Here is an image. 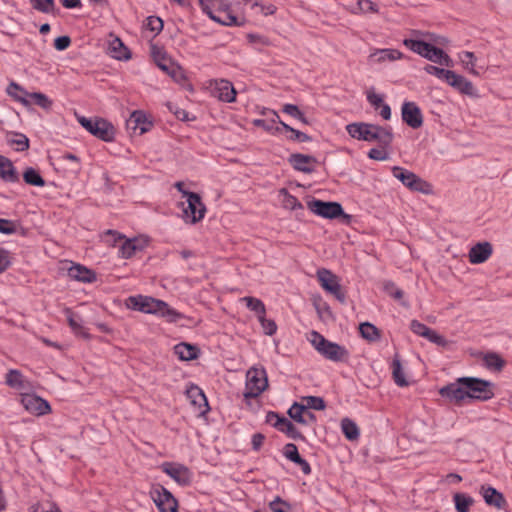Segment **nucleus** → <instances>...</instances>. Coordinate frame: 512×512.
<instances>
[{
    "instance_id": "1",
    "label": "nucleus",
    "mask_w": 512,
    "mask_h": 512,
    "mask_svg": "<svg viewBox=\"0 0 512 512\" xmlns=\"http://www.w3.org/2000/svg\"><path fill=\"white\" fill-rule=\"evenodd\" d=\"M439 394L453 403L467 399L488 401L494 397V383L477 377H459L439 389Z\"/></svg>"
},
{
    "instance_id": "2",
    "label": "nucleus",
    "mask_w": 512,
    "mask_h": 512,
    "mask_svg": "<svg viewBox=\"0 0 512 512\" xmlns=\"http://www.w3.org/2000/svg\"><path fill=\"white\" fill-rule=\"evenodd\" d=\"M346 131L350 137L356 140L365 142L377 141L384 147L390 146L393 141L391 127H382L366 122H354L346 126Z\"/></svg>"
},
{
    "instance_id": "3",
    "label": "nucleus",
    "mask_w": 512,
    "mask_h": 512,
    "mask_svg": "<svg viewBox=\"0 0 512 512\" xmlns=\"http://www.w3.org/2000/svg\"><path fill=\"white\" fill-rule=\"evenodd\" d=\"M403 44L412 52L431 62L447 67L452 66V59L450 56L446 54L441 48H438L428 42L418 39L406 38L403 40Z\"/></svg>"
},
{
    "instance_id": "4",
    "label": "nucleus",
    "mask_w": 512,
    "mask_h": 512,
    "mask_svg": "<svg viewBox=\"0 0 512 512\" xmlns=\"http://www.w3.org/2000/svg\"><path fill=\"white\" fill-rule=\"evenodd\" d=\"M308 340L313 348L327 360L341 362L349 355L348 350L344 346L326 339L317 331L313 330Z\"/></svg>"
},
{
    "instance_id": "5",
    "label": "nucleus",
    "mask_w": 512,
    "mask_h": 512,
    "mask_svg": "<svg viewBox=\"0 0 512 512\" xmlns=\"http://www.w3.org/2000/svg\"><path fill=\"white\" fill-rule=\"evenodd\" d=\"M76 119L94 137L104 142H112L114 140L116 129L108 120L101 117L87 118L77 114Z\"/></svg>"
},
{
    "instance_id": "6",
    "label": "nucleus",
    "mask_w": 512,
    "mask_h": 512,
    "mask_svg": "<svg viewBox=\"0 0 512 512\" xmlns=\"http://www.w3.org/2000/svg\"><path fill=\"white\" fill-rule=\"evenodd\" d=\"M178 207L181 210L180 218L188 225L199 223L205 217L207 211L206 205L198 193L189 195L185 201L178 203Z\"/></svg>"
},
{
    "instance_id": "7",
    "label": "nucleus",
    "mask_w": 512,
    "mask_h": 512,
    "mask_svg": "<svg viewBox=\"0 0 512 512\" xmlns=\"http://www.w3.org/2000/svg\"><path fill=\"white\" fill-rule=\"evenodd\" d=\"M391 171L392 175L409 190L425 195L432 193V185L414 172L400 166H393Z\"/></svg>"
},
{
    "instance_id": "8",
    "label": "nucleus",
    "mask_w": 512,
    "mask_h": 512,
    "mask_svg": "<svg viewBox=\"0 0 512 512\" xmlns=\"http://www.w3.org/2000/svg\"><path fill=\"white\" fill-rule=\"evenodd\" d=\"M268 386L267 372L264 368L251 367L246 373L244 398H256Z\"/></svg>"
},
{
    "instance_id": "9",
    "label": "nucleus",
    "mask_w": 512,
    "mask_h": 512,
    "mask_svg": "<svg viewBox=\"0 0 512 512\" xmlns=\"http://www.w3.org/2000/svg\"><path fill=\"white\" fill-rule=\"evenodd\" d=\"M209 94L223 103H233L236 100L237 92L231 81L227 79H210L205 84Z\"/></svg>"
},
{
    "instance_id": "10",
    "label": "nucleus",
    "mask_w": 512,
    "mask_h": 512,
    "mask_svg": "<svg viewBox=\"0 0 512 512\" xmlns=\"http://www.w3.org/2000/svg\"><path fill=\"white\" fill-rule=\"evenodd\" d=\"M160 33V17L149 16L142 26V37L150 43V50L157 67H160V50L157 36Z\"/></svg>"
},
{
    "instance_id": "11",
    "label": "nucleus",
    "mask_w": 512,
    "mask_h": 512,
    "mask_svg": "<svg viewBox=\"0 0 512 512\" xmlns=\"http://www.w3.org/2000/svg\"><path fill=\"white\" fill-rule=\"evenodd\" d=\"M124 306L133 311L154 314L160 310V300L146 295H132L124 300Z\"/></svg>"
},
{
    "instance_id": "12",
    "label": "nucleus",
    "mask_w": 512,
    "mask_h": 512,
    "mask_svg": "<svg viewBox=\"0 0 512 512\" xmlns=\"http://www.w3.org/2000/svg\"><path fill=\"white\" fill-rule=\"evenodd\" d=\"M162 73H165L181 87L192 90V85L188 82L185 70L164 52H162Z\"/></svg>"
},
{
    "instance_id": "13",
    "label": "nucleus",
    "mask_w": 512,
    "mask_h": 512,
    "mask_svg": "<svg viewBox=\"0 0 512 512\" xmlns=\"http://www.w3.org/2000/svg\"><path fill=\"white\" fill-rule=\"evenodd\" d=\"M317 278L324 290L332 294L339 302H345L346 296L336 275L326 268H321L317 270Z\"/></svg>"
},
{
    "instance_id": "14",
    "label": "nucleus",
    "mask_w": 512,
    "mask_h": 512,
    "mask_svg": "<svg viewBox=\"0 0 512 512\" xmlns=\"http://www.w3.org/2000/svg\"><path fill=\"white\" fill-rule=\"evenodd\" d=\"M20 402L24 409L34 416H44L51 412V406L45 399L34 393L21 392Z\"/></svg>"
},
{
    "instance_id": "15",
    "label": "nucleus",
    "mask_w": 512,
    "mask_h": 512,
    "mask_svg": "<svg viewBox=\"0 0 512 512\" xmlns=\"http://www.w3.org/2000/svg\"><path fill=\"white\" fill-rule=\"evenodd\" d=\"M307 207L313 214L326 219H334L343 214V208L337 202L312 199L307 202Z\"/></svg>"
},
{
    "instance_id": "16",
    "label": "nucleus",
    "mask_w": 512,
    "mask_h": 512,
    "mask_svg": "<svg viewBox=\"0 0 512 512\" xmlns=\"http://www.w3.org/2000/svg\"><path fill=\"white\" fill-rule=\"evenodd\" d=\"M402 121L412 129L423 125V115L419 106L413 101H404L401 106Z\"/></svg>"
},
{
    "instance_id": "17",
    "label": "nucleus",
    "mask_w": 512,
    "mask_h": 512,
    "mask_svg": "<svg viewBox=\"0 0 512 512\" xmlns=\"http://www.w3.org/2000/svg\"><path fill=\"white\" fill-rule=\"evenodd\" d=\"M186 396L197 409L199 416L208 414L210 406L204 391L199 386L190 383L186 388Z\"/></svg>"
},
{
    "instance_id": "18",
    "label": "nucleus",
    "mask_w": 512,
    "mask_h": 512,
    "mask_svg": "<svg viewBox=\"0 0 512 512\" xmlns=\"http://www.w3.org/2000/svg\"><path fill=\"white\" fill-rule=\"evenodd\" d=\"M261 114L264 116L271 115L272 117L270 119H254L252 122L254 126L261 127L262 129H264L265 131L274 136L282 134L283 127L280 124V122L282 121L280 120V116L276 111L270 109H263Z\"/></svg>"
},
{
    "instance_id": "19",
    "label": "nucleus",
    "mask_w": 512,
    "mask_h": 512,
    "mask_svg": "<svg viewBox=\"0 0 512 512\" xmlns=\"http://www.w3.org/2000/svg\"><path fill=\"white\" fill-rule=\"evenodd\" d=\"M404 54L394 48L374 49L368 56V63L371 66L384 65L386 63L400 60Z\"/></svg>"
},
{
    "instance_id": "20",
    "label": "nucleus",
    "mask_w": 512,
    "mask_h": 512,
    "mask_svg": "<svg viewBox=\"0 0 512 512\" xmlns=\"http://www.w3.org/2000/svg\"><path fill=\"white\" fill-rule=\"evenodd\" d=\"M162 472H165L171 479L181 486L187 485L191 479L189 469L182 464L170 462L162 463Z\"/></svg>"
},
{
    "instance_id": "21",
    "label": "nucleus",
    "mask_w": 512,
    "mask_h": 512,
    "mask_svg": "<svg viewBox=\"0 0 512 512\" xmlns=\"http://www.w3.org/2000/svg\"><path fill=\"white\" fill-rule=\"evenodd\" d=\"M68 325L72 331V333L77 336L84 339H90L91 335L88 332V329L85 327L83 319L76 314L71 308L66 307L63 310Z\"/></svg>"
},
{
    "instance_id": "22",
    "label": "nucleus",
    "mask_w": 512,
    "mask_h": 512,
    "mask_svg": "<svg viewBox=\"0 0 512 512\" xmlns=\"http://www.w3.org/2000/svg\"><path fill=\"white\" fill-rule=\"evenodd\" d=\"M147 245V239L143 237H135L132 239H127L125 237L122 240L118 255L120 258L129 259L131 258L138 250H142Z\"/></svg>"
},
{
    "instance_id": "23",
    "label": "nucleus",
    "mask_w": 512,
    "mask_h": 512,
    "mask_svg": "<svg viewBox=\"0 0 512 512\" xmlns=\"http://www.w3.org/2000/svg\"><path fill=\"white\" fill-rule=\"evenodd\" d=\"M447 84L452 86L461 94L470 97H478V91L474 87L473 83L462 75L455 73L454 71L452 72V76L449 78Z\"/></svg>"
},
{
    "instance_id": "24",
    "label": "nucleus",
    "mask_w": 512,
    "mask_h": 512,
    "mask_svg": "<svg viewBox=\"0 0 512 512\" xmlns=\"http://www.w3.org/2000/svg\"><path fill=\"white\" fill-rule=\"evenodd\" d=\"M67 273L71 279L82 283H93L97 279L96 273L93 270L77 263H71Z\"/></svg>"
},
{
    "instance_id": "25",
    "label": "nucleus",
    "mask_w": 512,
    "mask_h": 512,
    "mask_svg": "<svg viewBox=\"0 0 512 512\" xmlns=\"http://www.w3.org/2000/svg\"><path fill=\"white\" fill-rule=\"evenodd\" d=\"M492 252L493 247L491 243L487 241L479 242L470 248L468 253L469 261L472 264L484 263L492 255Z\"/></svg>"
},
{
    "instance_id": "26",
    "label": "nucleus",
    "mask_w": 512,
    "mask_h": 512,
    "mask_svg": "<svg viewBox=\"0 0 512 512\" xmlns=\"http://www.w3.org/2000/svg\"><path fill=\"white\" fill-rule=\"evenodd\" d=\"M173 353L180 361H191L197 359L201 352L194 344L180 342L173 347Z\"/></svg>"
},
{
    "instance_id": "27",
    "label": "nucleus",
    "mask_w": 512,
    "mask_h": 512,
    "mask_svg": "<svg viewBox=\"0 0 512 512\" xmlns=\"http://www.w3.org/2000/svg\"><path fill=\"white\" fill-rule=\"evenodd\" d=\"M315 162L314 157L304 155L301 153L292 154L289 158L291 166L300 172L311 173L314 170L313 164Z\"/></svg>"
},
{
    "instance_id": "28",
    "label": "nucleus",
    "mask_w": 512,
    "mask_h": 512,
    "mask_svg": "<svg viewBox=\"0 0 512 512\" xmlns=\"http://www.w3.org/2000/svg\"><path fill=\"white\" fill-rule=\"evenodd\" d=\"M6 93L16 102L20 103L26 108L31 107V101L29 100V92L26 91L21 85L12 81L6 88Z\"/></svg>"
},
{
    "instance_id": "29",
    "label": "nucleus",
    "mask_w": 512,
    "mask_h": 512,
    "mask_svg": "<svg viewBox=\"0 0 512 512\" xmlns=\"http://www.w3.org/2000/svg\"><path fill=\"white\" fill-rule=\"evenodd\" d=\"M5 381L9 387L18 391H24L31 388L30 382L25 379L19 370L16 369H11L7 372Z\"/></svg>"
},
{
    "instance_id": "30",
    "label": "nucleus",
    "mask_w": 512,
    "mask_h": 512,
    "mask_svg": "<svg viewBox=\"0 0 512 512\" xmlns=\"http://www.w3.org/2000/svg\"><path fill=\"white\" fill-rule=\"evenodd\" d=\"M223 16L214 14L211 16V20L226 27H241L245 24L246 20L244 17H238L233 14L232 9L228 12H222Z\"/></svg>"
},
{
    "instance_id": "31",
    "label": "nucleus",
    "mask_w": 512,
    "mask_h": 512,
    "mask_svg": "<svg viewBox=\"0 0 512 512\" xmlns=\"http://www.w3.org/2000/svg\"><path fill=\"white\" fill-rule=\"evenodd\" d=\"M0 178L6 182H17L19 175L13 163L5 156L0 155Z\"/></svg>"
},
{
    "instance_id": "32",
    "label": "nucleus",
    "mask_w": 512,
    "mask_h": 512,
    "mask_svg": "<svg viewBox=\"0 0 512 512\" xmlns=\"http://www.w3.org/2000/svg\"><path fill=\"white\" fill-rule=\"evenodd\" d=\"M481 494H482L484 501L487 505L501 508L503 506V504L505 503L503 494L491 486H487V487L483 486L481 488Z\"/></svg>"
},
{
    "instance_id": "33",
    "label": "nucleus",
    "mask_w": 512,
    "mask_h": 512,
    "mask_svg": "<svg viewBox=\"0 0 512 512\" xmlns=\"http://www.w3.org/2000/svg\"><path fill=\"white\" fill-rule=\"evenodd\" d=\"M128 125L133 130H139V133L143 134L149 130L151 123L142 111H134L128 120Z\"/></svg>"
},
{
    "instance_id": "34",
    "label": "nucleus",
    "mask_w": 512,
    "mask_h": 512,
    "mask_svg": "<svg viewBox=\"0 0 512 512\" xmlns=\"http://www.w3.org/2000/svg\"><path fill=\"white\" fill-rule=\"evenodd\" d=\"M109 53L117 60H128L130 59V51L124 45V43L117 37L113 38L109 42Z\"/></svg>"
},
{
    "instance_id": "35",
    "label": "nucleus",
    "mask_w": 512,
    "mask_h": 512,
    "mask_svg": "<svg viewBox=\"0 0 512 512\" xmlns=\"http://www.w3.org/2000/svg\"><path fill=\"white\" fill-rule=\"evenodd\" d=\"M340 426L342 433L348 440L354 441L359 438L360 430L354 420L345 417L341 420Z\"/></svg>"
},
{
    "instance_id": "36",
    "label": "nucleus",
    "mask_w": 512,
    "mask_h": 512,
    "mask_svg": "<svg viewBox=\"0 0 512 512\" xmlns=\"http://www.w3.org/2000/svg\"><path fill=\"white\" fill-rule=\"evenodd\" d=\"M279 193L282 196L281 203L285 209L291 211L304 209L303 204L294 195L290 194L287 189L282 188Z\"/></svg>"
},
{
    "instance_id": "37",
    "label": "nucleus",
    "mask_w": 512,
    "mask_h": 512,
    "mask_svg": "<svg viewBox=\"0 0 512 512\" xmlns=\"http://www.w3.org/2000/svg\"><path fill=\"white\" fill-rule=\"evenodd\" d=\"M391 369H392V375H393L394 382L399 387L408 386L409 383L405 377V373H404V370L401 365V361L398 358V356H395L393 358L392 363H391Z\"/></svg>"
},
{
    "instance_id": "38",
    "label": "nucleus",
    "mask_w": 512,
    "mask_h": 512,
    "mask_svg": "<svg viewBox=\"0 0 512 512\" xmlns=\"http://www.w3.org/2000/svg\"><path fill=\"white\" fill-rule=\"evenodd\" d=\"M178 500L162 486V512H178Z\"/></svg>"
},
{
    "instance_id": "39",
    "label": "nucleus",
    "mask_w": 512,
    "mask_h": 512,
    "mask_svg": "<svg viewBox=\"0 0 512 512\" xmlns=\"http://www.w3.org/2000/svg\"><path fill=\"white\" fill-rule=\"evenodd\" d=\"M306 408L302 403L294 402L288 409V415L294 421L300 424H308L309 420L305 417Z\"/></svg>"
},
{
    "instance_id": "40",
    "label": "nucleus",
    "mask_w": 512,
    "mask_h": 512,
    "mask_svg": "<svg viewBox=\"0 0 512 512\" xmlns=\"http://www.w3.org/2000/svg\"><path fill=\"white\" fill-rule=\"evenodd\" d=\"M276 429L282 433H285L289 438H291L293 440H299V439L303 438L301 432L286 417H285L284 421H282L281 425L278 426Z\"/></svg>"
},
{
    "instance_id": "41",
    "label": "nucleus",
    "mask_w": 512,
    "mask_h": 512,
    "mask_svg": "<svg viewBox=\"0 0 512 512\" xmlns=\"http://www.w3.org/2000/svg\"><path fill=\"white\" fill-rule=\"evenodd\" d=\"M124 239L125 235L119 233L116 230L109 229L101 234L102 242L109 247H116Z\"/></svg>"
},
{
    "instance_id": "42",
    "label": "nucleus",
    "mask_w": 512,
    "mask_h": 512,
    "mask_svg": "<svg viewBox=\"0 0 512 512\" xmlns=\"http://www.w3.org/2000/svg\"><path fill=\"white\" fill-rule=\"evenodd\" d=\"M453 500L457 512H469V508L473 504V498L465 493L454 494Z\"/></svg>"
},
{
    "instance_id": "43",
    "label": "nucleus",
    "mask_w": 512,
    "mask_h": 512,
    "mask_svg": "<svg viewBox=\"0 0 512 512\" xmlns=\"http://www.w3.org/2000/svg\"><path fill=\"white\" fill-rule=\"evenodd\" d=\"M241 301L246 303V306L249 310L257 314V318L266 314V307L262 300L250 296H245L241 299Z\"/></svg>"
},
{
    "instance_id": "44",
    "label": "nucleus",
    "mask_w": 512,
    "mask_h": 512,
    "mask_svg": "<svg viewBox=\"0 0 512 512\" xmlns=\"http://www.w3.org/2000/svg\"><path fill=\"white\" fill-rule=\"evenodd\" d=\"M459 59L463 67L471 74L478 75L476 70V58L473 52L463 51L459 54Z\"/></svg>"
},
{
    "instance_id": "45",
    "label": "nucleus",
    "mask_w": 512,
    "mask_h": 512,
    "mask_svg": "<svg viewBox=\"0 0 512 512\" xmlns=\"http://www.w3.org/2000/svg\"><path fill=\"white\" fill-rule=\"evenodd\" d=\"M162 318H165L169 323H180L181 320L185 319V316L162 301Z\"/></svg>"
},
{
    "instance_id": "46",
    "label": "nucleus",
    "mask_w": 512,
    "mask_h": 512,
    "mask_svg": "<svg viewBox=\"0 0 512 512\" xmlns=\"http://www.w3.org/2000/svg\"><path fill=\"white\" fill-rule=\"evenodd\" d=\"M23 179L29 185H33V186H37V187H43L45 185V181H44L43 177L40 175V173L36 169H34L32 167H29L24 171Z\"/></svg>"
},
{
    "instance_id": "47",
    "label": "nucleus",
    "mask_w": 512,
    "mask_h": 512,
    "mask_svg": "<svg viewBox=\"0 0 512 512\" xmlns=\"http://www.w3.org/2000/svg\"><path fill=\"white\" fill-rule=\"evenodd\" d=\"M360 335L368 341H376L380 338V333L375 325L364 322L359 326Z\"/></svg>"
},
{
    "instance_id": "48",
    "label": "nucleus",
    "mask_w": 512,
    "mask_h": 512,
    "mask_svg": "<svg viewBox=\"0 0 512 512\" xmlns=\"http://www.w3.org/2000/svg\"><path fill=\"white\" fill-rule=\"evenodd\" d=\"M29 100L31 101V105L35 104L44 110H50L53 105V101L41 92L30 93Z\"/></svg>"
},
{
    "instance_id": "49",
    "label": "nucleus",
    "mask_w": 512,
    "mask_h": 512,
    "mask_svg": "<svg viewBox=\"0 0 512 512\" xmlns=\"http://www.w3.org/2000/svg\"><path fill=\"white\" fill-rule=\"evenodd\" d=\"M280 124L283 127V131L290 133V135L287 137L288 140L300 143L311 141V137L308 134L296 130L284 122H280Z\"/></svg>"
},
{
    "instance_id": "50",
    "label": "nucleus",
    "mask_w": 512,
    "mask_h": 512,
    "mask_svg": "<svg viewBox=\"0 0 512 512\" xmlns=\"http://www.w3.org/2000/svg\"><path fill=\"white\" fill-rule=\"evenodd\" d=\"M166 107L168 111L173 114L176 119L188 122L195 120V116H191L186 110L180 108L177 104L172 102H167Z\"/></svg>"
},
{
    "instance_id": "51",
    "label": "nucleus",
    "mask_w": 512,
    "mask_h": 512,
    "mask_svg": "<svg viewBox=\"0 0 512 512\" xmlns=\"http://www.w3.org/2000/svg\"><path fill=\"white\" fill-rule=\"evenodd\" d=\"M8 142L16 151H25L29 148V139L21 133L13 134Z\"/></svg>"
},
{
    "instance_id": "52",
    "label": "nucleus",
    "mask_w": 512,
    "mask_h": 512,
    "mask_svg": "<svg viewBox=\"0 0 512 512\" xmlns=\"http://www.w3.org/2000/svg\"><path fill=\"white\" fill-rule=\"evenodd\" d=\"M302 405L305 406L306 410L313 409L317 411H322L326 407L324 399L318 396L303 397Z\"/></svg>"
},
{
    "instance_id": "53",
    "label": "nucleus",
    "mask_w": 512,
    "mask_h": 512,
    "mask_svg": "<svg viewBox=\"0 0 512 512\" xmlns=\"http://www.w3.org/2000/svg\"><path fill=\"white\" fill-rule=\"evenodd\" d=\"M424 71L429 75H433V76L437 77L438 79L445 81L446 83L449 81V78L452 76V72H453L452 70L439 68L437 66L430 65V64H428L424 67Z\"/></svg>"
},
{
    "instance_id": "54",
    "label": "nucleus",
    "mask_w": 512,
    "mask_h": 512,
    "mask_svg": "<svg viewBox=\"0 0 512 512\" xmlns=\"http://www.w3.org/2000/svg\"><path fill=\"white\" fill-rule=\"evenodd\" d=\"M484 364L488 369L499 371L504 366V361L496 353H487L483 358Z\"/></svg>"
},
{
    "instance_id": "55",
    "label": "nucleus",
    "mask_w": 512,
    "mask_h": 512,
    "mask_svg": "<svg viewBox=\"0 0 512 512\" xmlns=\"http://www.w3.org/2000/svg\"><path fill=\"white\" fill-rule=\"evenodd\" d=\"M244 2L246 4L250 3L252 9L258 8L260 13L264 16L273 15L276 12V6L271 3L265 4L258 0H244Z\"/></svg>"
},
{
    "instance_id": "56",
    "label": "nucleus",
    "mask_w": 512,
    "mask_h": 512,
    "mask_svg": "<svg viewBox=\"0 0 512 512\" xmlns=\"http://www.w3.org/2000/svg\"><path fill=\"white\" fill-rule=\"evenodd\" d=\"M283 112L288 114L289 116L299 120L303 124H308V120L304 113L299 109L297 105L294 104H285L283 106Z\"/></svg>"
},
{
    "instance_id": "57",
    "label": "nucleus",
    "mask_w": 512,
    "mask_h": 512,
    "mask_svg": "<svg viewBox=\"0 0 512 512\" xmlns=\"http://www.w3.org/2000/svg\"><path fill=\"white\" fill-rule=\"evenodd\" d=\"M269 508L273 512H293L291 505L279 496L269 503Z\"/></svg>"
},
{
    "instance_id": "58",
    "label": "nucleus",
    "mask_w": 512,
    "mask_h": 512,
    "mask_svg": "<svg viewBox=\"0 0 512 512\" xmlns=\"http://www.w3.org/2000/svg\"><path fill=\"white\" fill-rule=\"evenodd\" d=\"M258 321L261 324V327L263 328V331L266 335L272 336L277 331V324L272 319H267L265 315H262L258 318Z\"/></svg>"
},
{
    "instance_id": "59",
    "label": "nucleus",
    "mask_w": 512,
    "mask_h": 512,
    "mask_svg": "<svg viewBox=\"0 0 512 512\" xmlns=\"http://www.w3.org/2000/svg\"><path fill=\"white\" fill-rule=\"evenodd\" d=\"M30 512H61L59 508L50 502H38L30 507Z\"/></svg>"
},
{
    "instance_id": "60",
    "label": "nucleus",
    "mask_w": 512,
    "mask_h": 512,
    "mask_svg": "<svg viewBox=\"0 0 512 512\" xmlns=\"http://www.w3.org/2000/svg\"><path fill=\"white\" fill-rule=\"evenodd\" d=\"M34 9L49 13L54 8V0H30Z\"/></svg>"
},
{
    "instance_id": "61",
    "label": "nucleus",
    "mask_w": 512,
    "mask_h": 512,
    "mask_svg": "<svg viewBox=\"0 0 512 512\" xmlns=\"http://www.w3.org/2000/svg\"><path fill=\"white\" fill-rule=\"evenodd\" d=\"M410 328L413 333H415L416 335L422 336L424 338H426L431 331V329L428 326H426L425 324H423L417 320L411 321Z\"/></svg>"
},
{
    "instance_id": "62",
    "label": "nucleus",
    "mask_w": 512,
    "mask_h": 512,
    "mask_svg": "<svg viewBox=\"0 0 512 512\" xmlns=\"http://www.w3.org/2000/svg\"><path fill=\"white\" fill-rule=\"evenodd\" d=\"M366 98L367 101L375 110H378V108H380V106L384 104L383 96L381 94L375 93L372 90L367 92Z\"/></svg>"
},
{
    "instance_id": "63",
    "label": "nucleus",
    "mask_w": 512,
    "mask_h": 512,
    "mask_svg": "<svg viewBox=\"0 0 512 512\" xmlns=\"http://www.w3.org/2000/svg\"><path fill=\"white\" fill-rule=\"evenodd\" d=\"M283 455L291 462H293L300 455L298 448L294 443H288L284 446Z\"/></svg>"
},
{
    "instance_id": "64",
    "label": "nucleus",
    "mask_w": 512,
    "mask_h": 512,
    "mask_svg": "<svg viewBox=\"0 0 512 512\" xmlns=\"http://www.w3.org/2000/svg\"><path fill=\"white\" fill-rule=\"evenodd\" d=\"M285 417L281 416L277 412L269 411L266 414V423L274 427L275 429L281 425L282 421H284Z\"/></svg>"
}]
</instances>
